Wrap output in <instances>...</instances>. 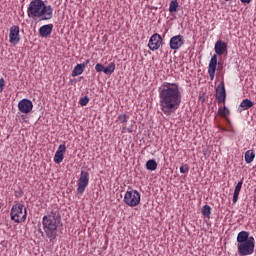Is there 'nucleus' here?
<instances>
[{
	"mask_svg": "<svg viewBox=\"0 0 256 256\" xmlns=\"http://www.w3.org/2000/svg\"><path fill=\"white\" fill-rule=\"evenodd\" d=\"M124 203L128 205V207H137L139 203H141V193L137 190L127 191L124 195Z\"/></svg>",
	"mask_w": 256,
	"mask_h": 256,
	"instance_id": "obj_7",
	"label": "nucleus"
},
{
	"mask_svg": "<svg viewBox=\"0 0 256 256\" xmlns=\"http://www.w3.org/2000/svg\"><path fill=\"white\" fill-rule=\"evenodd\" d=\"M146 169L148 171H155L157 169V162L154 159H150L146 162Z\"/></svg>",
	"mask_w": 256,
	"mask_h": 256,
	"instance_id": "obj_25",
	"label": "nucleus"
},
{
	"mask_svg": "<svg viewBox=\"0 0 256 256\" xmlns=\"http://www.w3.org/2000/svg\"><path fill=\"white\" fill-rule=\"evenodd\" d=\"M53 33V24H46L39 28V35L41 37H49Z\"/></svg>",
	"mask_w": 256,
	"mask_h": 256,
	"instance_id": "obj_16",
	"label": "nucleus"
},
{
	"mask_svg": "<svg viewBox=\"0 0 256 256\" xmlns=\"http://www.w3.org/2000/svg\"><path fill=\"white\" fill-rule=\"evenodd\" d=\"M67 151V146L65 144L59 145L55 155H54V163L59 165L60 163H63V159H65V153Z\"/></svg>",
	"mask_w": 256,
	"mask_h": 256,
	"instance_id": "obj_13",
	"label": "nucleus"
},
{
	"mask_svg": "<svg viewBox=\"0 0 256 256\" xmlns=\"http://www.w3.org/2000/svg\"><path fill=\"white\" fill-rule=\"evenodd\" d=\"M217 103H223V106L218 110L220 117H225V82L222 80L216 87Z\"/></svg>",
	"mask_w": 256,
	"mask_h": 256,
	"instance_id": "obj_6",
	"label": "nucleus"
},
{
	"mask_svg": "<svg viewBox=\"0 0 256 256\" xmlns=\"http://www.w3.org/2000/svg\"><path fill=\"white\" fill-rule=\"evenodd\" d=\"M87 65H89V60L84 61L82 64H77L72 71V77H79V75H82Z\"/></svg>",
	"mask_w": 256,
	"mask_h": 256,
	"instance_id": "obj_15",
	"label": "nucleus"
},
{
	"mask_svg": "<svg viewBox=\"0 0 256 256\" xmlns=\"http://www.w3.org/2000/svg\"><path fill=\"white\" fill-rule=\"evenodd\" d=\"M18 109L20 113H31V111H33V102L27 98H24L19 101Z\"/></svg>",
	"mask_w": 256,
	"mask_h": 256,
	"instance_id": "obj_12",
	"label": "nucleus"
},
{
	"mask_svg": "<svg viewBox=\"0 0 256 256\" xmlns=\"http://www.w3.org/2000/svg\"><path fill=\"white\" fill-rule=\"evenodd\" d=\"M244 159L246 163H253L255 160V152L253 150H248L245 152Z\"/></svg>",
	"mask_w": 256,
	"mask_h": 256,
	"instance_id": "obj_22",
	"label": "nucleus"
},
{
	"mask_svg": "<svg viewBox=\"0 0 256 256\" xmlns=\"http://www.w3.org/2000/svg\"><path fill=\"white\" fill-rule=\"evenodd\" d=\"M119 123H127L129 121V115L127 114H120L118 115Z\"/></svg>",
	"mask_w": 256,
	"mask_h": 256,
	"instance_id": "obj_27",
	"label": "nucleus"
},
{
	"mask_svg": "<svg viewBox=\"0 0 256 256\" xmlns=\"http://www.w3.org/2000/svg\"><path fill=\"white\" fill-rule=\"evenodd\" d=\"M95 70L97 71V73H105V66H103V64H96L95 66Z\"/></svg>",
	"mask_w": 256,
	"mask_h": 256,
	"instance_id": "obj_29",
	"label": "nucleus"
},
{
	"mask_svg": "<svg viewBox=\"0 0 256 256\" xmlns=\"http://www.w3.org/2000/svg\"><path fill=\"white\" fill-rule=\"evenodd\" d=\"M161 45H163V38H161V35L158 33L153 34L148 42L150 51H157Z\"/></svg>",
	"mask_w": 256,
	"mask_h": 256,
	"instance_id": "obj_9",
	"label": "nucleus"
},
{
	"mask_svg": "<svg viewBox=\"0 0 256 256\" xmlns=\"http://www.w3.org/2000/svg\"><path fill=\"white\" fill-rule=\"evenodd\" d=\"M215 71H217V54H214L211 57V60L208 66V74L211 81L215 79Z\"/></svg>",
	"mask_w": 256,
	"mask_h": 256,
	"instance_id": "obj_14",
	"label": "nucleus"
},
{
	"mask_svg": "<svg viewBox=\"0 0 256 256\" xmlns=\"http://www.w3.org/2000/svg\"><path fill=\"white\" fill-rule=\"evenodd\" d=\"M104 73L105 75H113L115 73V62H111L107 65V67H104Z\"/></svg>",
	"mask_w": 256,
	"mask_h": 256,
	"instance_id": "obj_24",
	"label": "nucleus"
},
{
	"mask_svg": "<svg viewBox=\"0 0 256 256\" xmlns=\"http://www.w3.org/2000/svg\"><path fill=\"white\" fill-rule=\"evenodd\" d=\"M88 185H89V172L82 170L80 174V178L78 180V188H77L78 194L83 195Z\"/></svg>",
	"mask_w": 256,
	"mask_h": 256,
	"instance_id": "obj_8",
	"label": "nucleus"
},
{
	"mask_svg": "<svg viewBox=\"0 0 256 256\" xmlns=\"http://www.w3.org/2000/svg\"><path fill=\"white\" fill-rule=\"evenodd\" d=\"M160 110L166 117L181 107V91L176 83L164 82L158 88Z\"/></svg>",
	"mask_w": 256,
	"mask_h": 256,
	"instance_id": "obj_1",
	"label": "nucleus"
},
{
	"mask_svg": "<svg viewBox=\"0 0 256 256\" xmlns=\"http://www.w3.org/2000/svg\"><path fill=\"white\" fill-rule=\"evenodd\" d=\"M27 15L30 19L50 21L53 19V7L46 5L43 0H32L27 8Z\"/></svg>",
	"mask_w": 256,
	"mask_h": 256,
	"instance_id": "obj_2",
	"label": "nucleus"
},
{
	"mask_svg": "<svg viewBox=\"0 0 256 256\" xmlns=\"http://www.w3.org/2000/svg\"><path fill=\"white\" fill-rule=\"evenodd\" d=\"M241 3H251V0H241Z\"/></svg>",
	"mask_w": 256,
	"mask_h": 256,
	"instance_id": "obj_32",
	"label": "nucleus"
},
{
	"mask_svg": "<svg viewBox=\"0 0 256 256\" xmlns=\"http://www.w3.org/2000/svg\"><path fill=\"white\" fill-rule=\"evenodd\" d=\"M228 113L229 109L225 108L226 131H231V133H235V129H233V124H231V120L227 117Z\"/></svg>",
	"mask_w": 256,
	"mask_h": 256,
	"instance_id": "obj_21",
	"label": "nucleus"
},
{
	"mask_svg": "<svg viewBox=\"0 0 256 256\" xmlns=\"http://www.w3.org/2000/svg\"><path fill=\"white\" fill-rule=\"evenodd\" d=\"M179 11V1L172 0L169 4V13H177Z\"/></svg>",
	"mask_w": 256,
	"mask_h": 256,
	"instance_id": "obj_23",
	"label": "nucleus"
},
{
	"mask_svg": "<svg viewBox=\"0 0 256 256\" xmlns=\"http://www.w3.org/2000/svg\"><path fill=\"white\" fill-rule=\"evenodd\" d=\"M249 239H251V237L249 236V232L247 231H241L237 235L238 245H240L241 243H246L247 241H249Z\"/></svg>",
	"mask_w": 256,
	"mask_h": 256,
	"instance_id": "obj_17",
	"label": "nucleus"
},
{
	"mask_svg": "<svg viewBox=\"0 0 256 256\" xmlns=\"http://www.w3.org/2000/svg\"><path fill=\"white\" fill-rule=\"evenodd\" d=\"M225 1H229V0H225Z\"/></svg>",
	"mask_w": 256,
	"mask_h": 256,
	"instance_id": "obj_34",
	"label": "nucleus"
},
{
	"mask_svg": "<svg viewBox=\"0 0 256 256\" xmlns=\"http://www.w3.org/2000/svg\"><path fill=\"white\" fill-rule=\"evenodd\" d=\"M237 249L239 255L247 256L253 255L255 253V238L250 236L247 242H242L241 244H237Z\"/></svg>",
	"mask_w": 256,
	"mask_h": 256,
	"instance_id": "obj_5",
	"label": "nucleus"
},
{
	"mask_svg": "<svg viewBox=\"0 0 256 256\" xmlns=\"http://www.w3.org/2000/svg\"><path fill=\"white\" fill-rule=\"evenodd\" d=\"M59 225H61V214L57 209H53L48 215H44L42 218L43 231L50 241L57 239Z\"/></svg>",
	"mask_w": 256,
	"mask_h": 256,
	"instance_id": "obj_3",
	"label": "nucleus"
},
{
	"mask_svg": "<svg viewBox=\"0 0 256 256\" xmlns=\"http://www.w3.org/2000/svg\"><path fill=\"white\" fill-rule=\"evenodd\" d=\"M89 103V97L85 96L83 98H81L79 100V104L82 106V107H85L87 106V104Z\"/></svg>",
	"mask_w": 256,
	"mask_h": 256,
	"instance_id": "obj_28",
	"label": "nucleus"
},
{
	"mask_svg": "<svg viewBox=\"0 0 256 256\" xmlns=\"http://www.w3.org/2000/svg\"><path fill=\"white\" fill-rule=\"evenodd\" d=\"M126 129H127V127H126V126H124V127H123V131H125Z\"/></svg>",
	"mask_w": 256,
	"mask_h": 256,
	"instance_id": "obj_33",
	"label": "nucleus"
},
{
	"mask_svg": "<svg viewBox=\"0 0 256 256\" xmlns=\"http://www.w3.org/2000/svg\"><path fill=\"white\" fill-rule=\"evenodd\" d=\"M10 219L14 223H25L27 221V209L21 203L14 204L10 211Z\"/></svg>",
	"mask_w": 256,
	"mask_h": 256,
	"instance_id": "obj_4",
	"label": "nucleus"
},
{
	"mask_svg": "<svg viewBox=\"0 0 256 256\" xmlns=\"http://www.w3.org/2000/svg\"><path fill=\"white\" fill-rule=\"evenodd\" d=\"M20 28L17 25H13L10 28L9 32V42L11 45H17L19 44V41H21V36L19 35Z\"/></svg>",
	"mask_w": 256,
	"mask_h": 256,
	"instance_id": "obj_10",
	"label": "nucleus"
},
{
	"mask_svg": "<svg viewBox=\"0 0 256 256\" xmlns=\"http://www.w3.org/2000/svg\"><path fill=\"white\" fill-rule=\"evenodd\" d=\"M185 44V40L183 35H176L173 36L170 39V49H172L173 51H177L178 49H181V47H183V45Z\"/></svg>",
	"mask_w": 256,
	"mask_h": 256,
	"instance_id": "obj_11",
	"label": "nucleus"
},
{
	"mask_svg": "<svg viewBox=\"0 0 256 256\" xmlns=\"http://www.w3.org/2000/svg\"><path fill=\"white\" fill-rule=\"evenodd\" d=\"M216 55H223L225 53V42L218 40L214 46Z\"/></svg>",
	"mask_w": 256,
	"mask_h": 256,
	"instance_id": "obj_19",
	"label": "nucleus"
},
{
	"mask_svg": "<svg viewBox=\"0 0 256 256\" xmlns=\"http://www.w3.org/2000/svg\"><path fill=\"white\" fill-rule=\"evenodd\" d=\"M202 215L203 217H205L206 219H210L211 217V206L209 205H204L202 207Z\"/></svg>",
	"mask_w": 256,
	"mask_h": 256,
	"instance_id": "obj_26",
	"label": "nucleus"
},
{
	"mask_svg": "<svg viewBox=\"0 0 256 256\" xmlns=\"http://www.w3.org/2000/svg\"><path fill=\"white\" fill-rule=\"evenodd\" d=\"M243 187V180L239 181L234 189V195H233V203H237L239 199V193H241V188Z\"/></svg>",
	"mask_w": 256,
	"mask_h": 256,
	"instance_id": "obj_20",
	"label": "nucleus"
},
{
	"mask_svg": "<svg viewBox=\"0 0 256 256\" xmlns=\"http://www.w3.org/2000/svg\"><path fill=\"white\" fill-rule=\"evenodd\" d=\"M3 89H5V79H0V93H3Z\"/></svg>",
	"mask_w": 256,
	"mask_h": 256,
	"instance_id": "obj_31",
	"label": "nucleus"
},
{
	"mask_svg": "<svg viewBox=\"0 0 256 256\" xmlns=\"http://www.w3.org/2000/svg\"><path fill=\"white\" fill-rule=\"evenodd\" d=\"M180 173H189V166H187L186 164L180 166Z\"/></svg>",
	"mask_w": 256,
	"mask_h": 256,
	"instance_id": "obj_30",
	"label": "nucleus"
},
{
	"mask_svg": "<svg viewBox=\"0 0 256 256\" xmlns=\"http://www.w3.org/2000/svg\"><path fill=\"white\" fill-rule=\"evenodd\" d=\"M251 107H253V101L246 98L240 103L238 111L241 113L247 111V109H251Z\"/></svg>",
	"mask_w": 256,
	"mask_h": 256,
	"instance_id": "obj_18",
	"label": "nucleus"
}]
</instances>
